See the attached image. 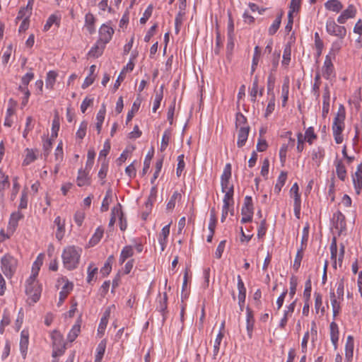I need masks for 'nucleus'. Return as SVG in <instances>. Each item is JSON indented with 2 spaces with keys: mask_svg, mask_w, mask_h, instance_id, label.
Returning a JSON list of instances; mask_svg holds the SVG:
<instances>
[{
  "mask_svg": "<svg viewBox=\"0 0 362 362\" xmlns=\"http://www.w3.org/2000/svg\"><path fill=\"white\" fill-rule=\"evenodd\" d=\"M352 180L356 193L359 194L362 189V163L356 168V171L352 175Z\"/></svg>",
  "mask_w": 362,
  "mask_h": 362,
  "instance_id": "8",
  "label": "nucleus"
},
{
  "mask_svg": "<svg viewBox=\"0 0 362 362\" xmlns=\"http://www.w3.org/2000/svg\"><path fill=\"white\" fill-rule=\"evenodd\" d=\"M63 282H65L64 286L62 288L61 291L59 292V302L57 303L58 306H61L63 303L69 293L73 290L74 285L71 282L62 279Z\"/></svg>",
  "mask_w": 362,
  "mask_h": 362,
  "instance_id": "11",
  "label": "nucleus"
},
{
  "mask_svg": "<svg viewBox=\"0 0 362 362\" xmlns=\"http://www.w3.org/2000/svg\"><path fill=\"white\" fill-rule=\"evenodd\" d=\"M95 23L94 16L91 13H88L85 16V27L90 34L95 31Z\"/></svg>",
  "mask_w": 362,
  "mask_h": 362,
  "instance_id": "23",
  "label": "nucleus"
},
{
  "mask_svg": "<svg viewBox=\"0 0 362 362\" xmlns=\"http://www.w3.org/2000/svg\"><path fill=\"white\" fill-rule=\"evenodd\" d=\"M327 32L332 35L343 39L346 34V28L344 26L337 25L334 20L329 19L326 23Z\"/></svg>",
  "mask_w": 362,
  "mask_h": 362,
  "instance_id": "5",
  "label": "nucleus"
},
{
  "mask_svg": "<svg viewBox=\"0 0 362 362\" xmlns=\"http://www.w3.org/2000/svg\"><path fill=\"white\" fill-rule=\"evenodd\" d=\"M134 254L132 246H125L120 254L119 263L122 264L128 258L131 257Z\"/></svg>",
  "mask_w": 362,
  "mask_h": 362,
  "instance_id": "33",
  "label": "nucleus"
},
{
  "mask_svg": "<svg viewBox=\"0 0 362 362\" xmlns=\"http://www.w3.org/2000/svg\"><path fill=\"white\" fill-rule=\"evenodd\" d=\"M225 195L223 197V204L226 205H233V185H230V186H228V187L226 189Z\"/></svg>",
  "mask_w": 362,
  "mask_h": 362,
  "instance_id": "35",
  "label": "nucleus"
},
{
  "mask_svg": "<svg viewBox=\"0 0 362 362\" xmlns=\"http://www.w3.org/2000/svg\"><path fill=\"white\" fill-rule=\"evenodd\" d=\"M106 348V341L102 340L97 347V354L95 356V362H101V360L103 357V355L105 351Z\"/></svg>",
  "mask_w": 362,
  "mask_h": 362,
  "instance_id": "39",
  "label": "nucleus"
},
{
  "mask_svg": "<svg viewBox=\"0 0 362 362\" xmlns=\"http://www.w3.org/2000/svg\"><path fill=\"white\" fill-rule=\"evenodd\" d=\"M325 6L327 10L337 13L343 8V5L339 0H329L325 4Z\"/></svg>",
  "mask_w": 362,
  "mask_h": 362,
  "instance_id": "27",
  "label": "nucleus"
},
{
  "mask_svg": "<svg viewBox=\"0 0 362 362\" xmlns=\"http://www.w3.org/2000/svg\"><path fill=\"white\" fill-rule=\"evenodd\" d=\"M231 177V165L230 163H227L225 165L223 174L221 177V185L222 188V192H225L226 189L230 185L229 180Z\"/></svg>",
  "mask_w": 362,
  "mask_h": 362,
  "instance_id": "9",
  "label": "nucleus"
},
{
  "mask_svg": "<svg viewBox=\"0 0 362 362\" xmlns=\"http://www.w3.org/2000/svg\"><path fill=\"white\" fill-rule=\"evenodd\" d=\"M177 199H181V194L178 192L175 191L168 202L166 209L172 211L175 206V202Z\"/></svg>",
  "mask_w": 362,
  "mask_h": 362,
  "instance_id": "52",
  "label": "nucleus"
},
{
  "mask_svg": "<svg viewBox=\"0 0 362 362\" xmlns=\"http://www.w3.org/2000/svg\"><path fill=\"white\" fill-rule=\"evenodd\" d=\"M170 234V224L166 225L164 226L162 230L161 233H160V236L158 238V242L160 245H161V250L163 251L165 249V247L167 243V238Z\"/></svg>",
  "mask_w": 362,
  "mask_h": 362,
  "instance_id": "25",
  "label": "nucleus"
},
{
  "mask_svg": "<svg viewBox=\"0 0 362 362\" xmlns=\"http://www.w3.org/2000/svg\"><path fill=\"white\" fill-rule=\"evenodd\" d=\"M25 151L26 154L23 164L24 165H28L36 160L37 156L33 149L27 148Z\"/></svg>",
  "mask_w": 362,
  "mask_h": 362,
  "instance_id": "41",
  "label": "nucleus"
},
{
  "mask_svg": "<svg viewBox=\"0 0 362 362\" xmlns=\"http://www.w3.org/2000/svg\"><path fill=\"white\" fill-rule=\"evenodd\" d=\"M304 250H305L304 247H300L297 251V253H296V257L294 259L293 265L294 270H298L300 268V262L303 257Z\"/></svg>",
  "mask_w": 362,
  "mask_h": 362,
  "instance_id": "42",
  "label": "nucleus"
},
{
  "mask_svg": "<svg viewBox=\"0 0 362 362\" xmlns=\"http://www.w3.org/2000/svg\"><path fill=\"white\" fill-rule=\"evenodd\" d=\"M289 92V80L288 78H285L281 87V97H282V106L285 107L288 99Z\"/></svg>",
  "mask_w": 362,
  "mask_h": 362,
  "instance_id": "31",
  "label": "nucleus"
},
{
  "mask_svg": "<svg viewBox=\"0 0 362 362\" xmlns=\"http://www.w3.org/2000/svg\"><path fill=\"white\" fill-rule=\"evenodd\" d=\"M329 100H330V94L329 90L327 86H326L324 88L323 93V100H322V115L325 118L327 117L329 110Z\"/></svg>",
  "mask_w": 362,
  "mask_h": 362,
  "instance_id": "15",
  "label": "nucleus"
},
{
  "mask_svg": "<svg viewBox=\"0 0 362 362\" xmlns=\"http://www.w3.org/2000/svg\"><path fill=\"white\" fill-rule=\"evenodd\" d=\"M331 258L330 261L332 265V268L334 270L338 269L337 264H339V269H342V259L344 254V246L341 245L339 253L337 252V245L336 238H334L330 245Z\"/></svg>",
  "mask_w": 362,
  "mask_h": 362,
  "instance_id": "4",
  "label": "nucleus"
},
{
  "mask_svg": "<svg viewBox=\"0 0 362 362\" xmlns=\"http://www.w3.org/2000/svg\"><path fill=\"white\" fill-rule=\"evenodd\" d=\"M325 156V151L322 147L313 149L312 152V159L315 162L317 166H320L322 158Z\"/></svg>",
  "mask_w": 362,
  "mask_h": 362,
  "instance_id": "30",
  "label": "nucleus"
},
{
  "mask_svg": "<svg viewBox=\"0 0 362 362\" xmlns=\"http://www.w3.org/2000/svg\"><path fill=\"white\" fill-rule=\"evenodd\" d=\"M330 337L334 349H337V342L339 340V329L337 325L334 322H332L330 324Z\"/></svg>",
  "mask_w": 362,
  "mask_h": 362,
  "instance_id": "22",
  "label": "nucleus"
},
{
  "mask_svg": "<svg viewBox=\"0 0 362 362\" xmlns=\"http://www.w3.org/2000/svg\"><path fill=\"white\" fill-rule=\"evenodd\" d=\"M299 187L298 184L296 182L293 185L291 188L290 192L293 196L294 204H300V195L298 192Z\"/></svg>",
  "mask_w": 362,
  "mask_h": 362,
  "instance_id": "53",
  "label": "nucleus"
},
{
  "mask_svg": "<svg viewBox=\"0 0 362 362\" xmlns=\"http://www.w3.org/2000/svg\"><path fill=\"white\" fill-rule=\"evenodd\" d=\"M250 132L249 126H243L238 131L237 146L241 148L245 145Z\"/></svg>",
  "mask_w": 362,
  "mask_h": 362,
  "instance_id": "10",
  "label": "nucleus"
},
{
  "mask_svg": "<svg viewBox=\"0 0 362 362\" xmlns=\"http://www.w3.org/2000/svg\"><path fill=\"white\" fill-rule=\"evenodd\" d=\"M23 218V214L18 211L16 212H13L11 215L9 224L13 226V227H16L18 225V222L19 220Z\"/></svg>",
  "mask_w": 362,
  "mask_h": 362,
  "instance_id": "57",
  "label": "nucleus"
},
{
  "mask_svg": "<svg viewBox=\"0 0 362 362\" xmlns=\"http://www.w3.org/2000/svg\"><path fill=\"white\" fill-rule=\"evenodd\" d=\"M283 15L284 12L282 11H280V13L277 15L273 23L269 28L268 33L269 35H274L279 30L281 23V18L283 17Z\"/></svg>",
  "mask_w": 362,
  "mask_h": 362,
  "instance_id": "26",
  "label": "nucleus"
},
{
  "mask_svg": "<svg viewBox=\"0 0 362 362\" xmlns=\"http://www.w3.org/2000/svg\"><path fill=\"white\" fill-rule=\"evenodd\" d=\"M330 300L332 307L333 316L335 317L339 313L341 307L340 303L336 299L335 293L334 292H330Z\"/></svg>",
  "mask_w": 362,
  "mask_h": 362,
  "instance_id": "38",
  "label": "nucleus"
},
{
  "mask_svg": "<svg viewBox=\"0 0 362 362\" xmlns=\"http://www.w3.org/2000/svg\"><path fill=\"white\" fill-rule=\"evenodd\" d=\"M356 10L353 5H349L346 9H345L341 15L338 17L337 21L340 24L346 23L349 18H354L356 15Z\"/></svg>",
  "mask_w": 362,
  "mask_h": 362,
  "instance_id": "13",
  "label": "nucleus"
},
{
  "mask_svg": "<svg viewBox=\"0 0 362 362\" xmlns=\"http://www.w3.org/2000/svg\"><path fill=\"white\" fill-rule=\"evenodd\" d=\"M322 76L326 79L329 80L331 79L332 77L334 76V66H329V67H322Z\"/></svg>",
  "mask_w": 362,
  "mask_h": 362,
  "instance_id": "64",
  "label": "nucleus"
},
{
  "mask_svg": "<svg viewBox=\"0 0 362 362\" xmlns=\"http://www.w3.org/2000/svg\"><path fill=\"white\" fill-rule=\"evenodd\" d=\"M115 33L114 29L108 24H103L99 29V40L98 43L102 42L103 45L108 43Z\"/></svg>",
  "mask_w": 362,
  "mask_h": 362,
  "instance_id": "6",
  "label": "nucleus"
},
{
  "mask_svg": "<svg viewBox=\"0 0 362 362\" xmlns=\"http://www.w3.org/2000/svg\"><path fill=\"white\" fill-rule=\"evenodd\" d=\"M54 224L57 226L56 232V238L61 240L64 235V221L60 216H57L54 221Z\"/></svg>",
  "mask_w": 362,
  "mask_h": 362,
  "instance_id": "21",
  "label": "nucleus"
},
{
  "mask_svg": "<svg viewBox=\"0 0 362 362\" xmlns=\"http://www.w3.org/2000/svg\"><path fill=\"white\" fill-rule=\"evenodd\" d=\"M29 343L28 331L23 329L21 333L20 351L23 357L25 358Z\"/></svg>",
  "mask_w": 362,
  "mask_h": 362,
  "instance_id": "14",
  "label": "nucleus"
},
{
  "mask_svg": "<svg viewBox=\"0 0 362 362\" xmlns=\"http://www.w3.org/2000/svg\"><path fill=\"white\" fill-rule=\"evenodd\" d=\"M119 215H122V206L120 204H118L116 206H114L112 209L111 211V218L109 222V227H112L114 226L116 218L119 217Z\"/></svg>",
  "mask_w": 362,
  "mask_h": 362,
  "instance_id": "32",
  "label": "nucleus"
},
{
  "mask_svg": "<svg viewBox=\"0 0 362 362\" xmlns=\"http://www.w3.org/2000/svg\"><path fill=\"white\" fill-rule=\"evenodd\" d=\"M103 233H104V230L103 228L101 227H98L95 233L93 234V235L92 236L90 240V243L92 244V245H95L97 244L100 240V239L102 238L103 235Z\"/></svg>",
  "mask_w": 362,
  "mask_h": 362,
  "instance_id": "51",
  "label": "nucleus"
},
{
  "mask_svg": "<svg viewBox=\"0 0 362 362\" xmlns=\"http://www.w3.org/2000/svg\"><path fill=\"white\" fill-rule=\"evenodd\" d=\"M163 99V86L160 87V92H157L155 95V99L153 101V105L152 110L153 112H156L157 110L159 108L160 102Z\"/></svg>",
  "mask_w": 362,
  "mask_h": 362,
  "instance_id": "50",
  "label": "nucleus"
},
{
  "mask_svg": "<svg viewBox=\"0 0 362 362\" xmlns=\"http://www.w3.org/2000/svg\"><path fill=\"white\" fill-rule=\"evenodd\" d=\"M81 250L74 246H69L64 248L62 252V259L64 267L68 270H72L76 268L81 254Z\"/></svg>",
  "mask_w": 362,
  "mask_h": 362,
  "instance_id": "2",
  "label": "nucleus"
},
{
  "mask_svg": "<svg viewBox=\"0 0 362 362\" xmlns=\"http://www.w3.org/2000/svg\"><path fill=\"white\" fill-rule=\"evenodd\" d=\"M76 182L79 187L89 185L90 184V179L88 175V173L83 169H80L78 173Z\"/></svg>",
  "mask_w": 362,
  "mask_h": 362,
  "instance_id": "19",
  "label": "nucleus"
},
{
  "mask_svg": "<svg viewBox=\"0 0 362 362\" xmlns=\"http://www.w3.org/2000/svg\"><path fill=\"white\" fill-rule=\"evenodd\" d=\"M354 337L351 335L347 337L345 345V358L348 361H351L354 354Z\"/></svg>",
  "mask_w": 362,
  "mask_h": 362,
  "instance_id": "18",
  "label": "nucleus"
},
{
  "mask_svg": "<svg viewBox=\"0 0 362 362\" xmlns=\"http://www.w3.org/2000/svg\"><path fill=\"white\" fill-rule=\"evenodd\" d=\"M177 161H178V163H177V170H176V174L178 177H180L185 168V166L183 154L178 156Z\"/></svg>",
  "mask_w": 362,
  "mask_h": 362,
  "instance_id": "63",
  "label": "nucleus"
},
{
  "mask_svg": "<svg viewBox=\"0 0 362 362\" xmlns=\"http://www.w3.org/2000/svg\"><path fill=\"white\" fill-rule=\"evenodd\" d=\"M33 3L32 1H29L25 7L21 8L16 17V21L21 19H29L32 13Z\"/></svg>",
  "mask_w": 362,
  "mask_h": 362,
  "instance_id": "17",
  "label": "nucleus"
},
{
  "mask_svg": "<svg viewBox=\"0 0 362 362\" xmlns=\"http://www.w3.org/2000/svg\"><path fill=\"white\" fill-rule=\"evenodd\" d=\"M57 76V73L54 71H49L47 73V78H46V87L47 88H53Z\"/></svg>",
  "mask_w": 362,
  "mask_h": 362,
  "instance_id": "43",
  "label": "nucleus"
},
{
  "mask_svg": "<svg viewBox=\"0 0 362 362\" xmlns=\"http://www.w3.org/2000/svg\"><path fill=\"white\" fill-rule=\"evenodd\" d=\"M88 127V123L86 121H83L80 125L78 131L76 132V138L79 139H83L86 134V129Z\"/></svg>",
  "mask_w": 362,
  "mask_h": 362,
  "instance_id": "59",
  "label": "nucleus"
},
{
  "mask_svg": "<svg viewBox=\"0 0 362 362\" xmlns=\"http://www.w3.org/2000/svg\"><path fill=\"white\" fill-rule=\"evenodd\" d=\"M254 325L253 314L250 308H247V329L248 332H252Z\"/></svg>",
  "mask_w": 362,
  "mask_h": 362,
  "instance_id": "58",
  "label": "nucleus"
},
{
  "mask_svg": "<svg viewBox=\"0 0 362 362\" xmlns=\"http://www.w3.org/2000/svg\"><path fill=\"white\" fill-rule=\"evenodd\" d=\"M286 179H287V173H286L284 171L281 172V173L278 177L277 182L274 187V191L276 193L280 192L282 187L285 185Z\"/></svg>",
  "mask_w": 362,
  "mask_h": 362,
  "instance_id": "37",
  "label": "nucleus"
},
{
  "mask_svg": "<svg viewBox=\"0 0 362 362\" xmlns=\"http://www.w3.org/2000/svg\"><path fill=\"white\" fill-rule=\"evenodd\" d=\"M223 334L221 332H219V333L217 334L214 343V347H213V359H216L219 350H220V345L221 342L223 339Z\"/></svg>",
  "mask_w": 362,
  "mask_h": 362,
  "instance_id": "34",
  "label": "nucleus"
},
{
  "mask_svg": "<svg viewBox=\"0 0 362 362\" xmlns=\"http://www.w3.org/2000/svg\"><path fill=\"white\" fill-rule=\"evenodd\" d=\"M153 156V150H152L151 151H149L147 153V155L146 156V158H145V160L144 162V168L142 170L143 175H145L148 172V170L150 168V165H151V161Z\"/></svg>",
  "mask_w": 362,
  "mask_h": 362,
  "instance_id": "55",
  "label": "nucleus"
},
{
  "mask_svg": "<svg viewBox=\"0 0 362 362\" xmlns=\"http://www.w3.org/2000/svg\"><path fill=\"white\" fill-rule=\"evenodd\" d=\"M276 81L275 75L273 73H269L268 78H267V93L269 95H275L274 93V85Z\"/></svg>",
  "mask_w": 362,
  "mask_h": 362,
  "instance_id": "40",
  "label": "nucleus"
},
{
  "mask_svg": "<svg viewBox=\"0 0 362 362\" xmlns=\"http://www.w3.org/2000/svg\"><path fill=\"white\" fill-rule=\"evenodd\" d=\"M243 126L247 125V118L241 112H238L235 117V127L237 129H240Z\"/></svg>",
  "mask_w": 362,
  "mask_h": 362,
  "instance_id": "56",
  "label": "nucleus"
},
{
  "mask_svg": "<svg viewBox=\"0 0 362 362\" xmlns=\"http://www.w3.org/2000/svg\"><path fill=\"white\" fill-rule=\"evenodd\" d=\"M335 227L342 231L346 228L345 216L341 211H337L334 214Z\"/></svg>",
  "mask_w": 362,
  "mask_h": 362,
  "instance_id": "20",
  "label": "nucleus"
},
{
  "mask_svg": "<svg viewBox=\"0 0 362 362\" xmlns=\"http://www.w3.org/2000/svg\"><path fill=\"white\" fill-rule=\"evenodd\" d=\"M291 45L287 44L285 46L284 50L282 65H284V66L288 65V64L291 61Z\"/></svg>",
  "mask_w": 362,
  "mask_h": 362,
  "instance_id": "49",
  "label": "nucleus"
},
{
  "mask_svg": "<svg viewBox=\"0 0 362 362\" xmlns=\"http://www.w3.org/2000/svg\"><path fill=\"white\" fill-rule=\"evenodd\" d=\"M316 138L317 135L315 134L314 128L312 127H308L305 132L304 139H305L309 144H312Z\"/></svg>",
  "mask_w": 362,
  "mask_h": 362,
  "instance_id": "48",
  "label": "nucleus"
},
{
  "mask_svg": "<svg viewBox=\"0 0 362 362\" xmlns=\"http://www.w3.org/2000/svg\"><path fill=\"white\" fill-rule=\"evenodd\" d=\"M61 17L56 13L52 14L47 20L44 25V31H48L52 25H56L57 27L60 25Z\"/></svg>",
  "mask_w": 362,
  "mask_h": 362,
  "instance_id": "24",
  "label": "nucleus"
},
{
  "mask_svg": "<svg viewBox=\"0 0 362 362\" xmlns=\"http://www.w3.org/2000/svg\"><path fill=\"white\" fill-rule=\"evenodd\" d=\"M82 320L81 316H79L77 319L76 323L74 325L71 330L69 331L67 335V340L70 342H73L77 338L78 334L81 332V325Z\"/></svg>",
  "mask_w": 362,
  "mask_h": 362,
  "instance_id": "12",
  "label": "nucleus"
},
{
  "mask_svg": "<svg viewBox=\"0 0 362 362\" xmlns=\"http://www.w3.org/2000/svg\"><path fill=\"white\" fill-rule=\"evenodd\" d=\"M314 80H315V83L313 86L312 91L314 93V95H315L316 98L318 99V98L320 97L319 91H320V84H321L320 73L316 74Z\"/></svg>",
  "mask_w": 362,
  "mask_h": 362,
  "instance_id": "46",
  "label": "nucleus"
},
{
  "mask_svg": "<svg viewBox=\"0 0 362 362\" xmlns=\"http://www.w3.org/2000/svg\"><path fill=\"white\" fill-rule=\"evenodd\" d=\"M258 83H259L258 77L255 76L254 78L253 83H252V89L250 90V96L252 98L251 100L252 102L256 101V97L258 93Z\"/></svg>",
  "mask_w": 362,
  "mask_h": 362,
  "instance_id": "61",
  "label": "nucleus"
},
{
  "mask_svg": "<svg viewBox=\"0 0 362 362\" xmlns=\"http://www.w3.org/2000/svg\"><path fill=\"white\" fill-rule=\"evenodd\" d=\"M1 262L3 272H15L17 269V259L8 254L5 255Z\"/></svg>",
  "mask_w": 362,
  "mask_h": 362,
  "instance_id": "7",
  "label": "nucleus"
},
{
  "mask_svg": "<svg viewBox=\"0 0 362 362\" xmlns=\"http://www.w3.org/2000/svg\"><path fill=\"white\" fill-rule=\"evenodd\" d=\"M168 308V296L165 292L163 293V296L159 294V300L156 306V309L162 314L163 320L165 319V313H167Z\"/></svg>",
  "mask_w": 362,
  "mask_h": 362,
  "instance_id": "16",
  "label": "nucleus"
},
{
  "mask_svg": "<svg viewBox=\"0 0 362 362\" xmlns=\"http://www.w3.org/2000/svg\"><path fill=\"white\" fill-rule=\"evenodd\" d=\"M109 316H110V310H106L105 312L104 313L103 317L100 320V322L99 327H98V332H104V330L105 329L107 325Z\"/></svg>",
  "mask_w": 362,
  "mask_h": 362,
  "instance_id": "54",
  "label": "nucleus"
},
{
  "mask_svg": "<svg viewBox=\"0 0 362 362\" xmlns=\"http://www.w3.org/2000/svg\"><path fill=\"white\" fill-rule=\"evenodd\" d=\"M38 273H32L25 281V293L28 296L27 303L29 305H33L39 301L42 291V284L37 279Z\"/></svg>",
  "mask_w": 362,
  "mask_h": 362,
  "instance_id": "1",
  "label": "nucleus"
},
{
  "mask_svg": "<svg viewBox=\"0 0 362 362\" xmlns=\"http://www.w3.org/2000/svg\"><path fill=\"white\" fill-rule=\"evenodd\" d=\"M336 173L339 180L344 181L346 177V170L341 160H336Z\"/></svg>",
  "mask_w": 362,
  "mask_h": 362,
  "instance_id": "29",
  "label": "nucleus"
},
{
  "mask_svg": "<svg viewBox=\"0 0 362 362\" xmlns=\"http://www.w3.org/2000/svg\"><path fill=\"white\" fill-rule=\"evenodd\" d=\"M259 57H260V49L258 46H256L255 47L254 55H253V58H252V66H251V74H252L255 72V71L257 68V66L258 64Z\"/></svg>",
  "mask_w": 362,
  "mask_h": 362,
  "instance_id": "44",
  "label": "nucleus"
},
{
  "mask_svg": "<svg viewBox=\"0 0 362 362\" xmlns=\"http://www.w3.org/2000/svg\"><path fill=\"white\" fill-rule=\"evenodd\" d=\"M252 213L253 214V204L252 197L246 196L244 199L243 206L241 209V214Z\"/></svg>",
  "mask_w": 362,
  "mask_h": 362,
  "instance_id": "36",
  "label": "nucleus"
},
{
  "mask_svg": "<svg viewBox=\"0 0 362 362\" xmlns=\"http://www.w3.org/2000/svg\"><path fill=\"white\" fill-rule=\"evenodd\" d=\"M344 119L345 110L343 105H340L332 124L333 136L337 144H341L344 140L341 133L344 129Z\"/></svg>",
  "mask_w": 362,
  "mask_h": 362,
  "instance_id": "3",
  "label": "nucleus"
},
{
  "mask_svg": "<svg viewBox=\"0 0 362 362\" xmlns=\"http://www.w3.org/2000/svg\"><path fill=\"white\" fill-rule=\"evenodd\" d=\"M54 157L56 162L61 163L63 160L64 153L62 148V142H59L54 152Z\"/></svg>",
  "mask_w": 362,
  "mask_h": 362,
  "instance_id": "60",
  "label": "nucleus"
},
{
  "mask_svg": "<svg viewBox=\"0 0 362 362\" xmlns=\"http://www.w3.org/2000/svg\"><path fill=\"white\" fill-rule=\"evenodd\" d=\"M10 185L8 176L6 175L1 170H0V198L3 199L4 197V191Z\"/></svg>",
  "mask_w": 362,
  "mask_h": 362,
  "instance_id": "28",
  "label": "nucleus"
},
{
  "mask_svg": "<svg viewBox=\"0 0 362 362\" xmlns=\"http://www.w3.org/2000/svg\"><path fill=\"white\" fill-rule=\"evenodd\" d=\"M45 258V255L40 253L37 257L36 260L34 262L32 267V272H38L40 269L41 266L42 265L43 260Z\"/></svg>",
  "mask_w": 362,
  "mask_h": 362,
  "instance_id": "62",
  "label": "nucleus"
},
{
  "mask_svg": "<svg viewBox=\"0 0 362 362\" xmlns=\"http://www.w3.org/2000/svg\"><path fill=\"white\" fill-rule=\"evenodd\" d=\"M171 136V132L169 129H167L164 132L162 140H161V144H160V151H164L167 146H168L170 139Z\"/></svg>",
  "mask_w": 362,
  "mask_h": 362,
  "instance_id": "45",
  "label": "nucleus"
},
{
  "mask_svg": "<svg viewBox=\"0 0 362 362\" xmlns=\"http://www.w3.org/2000/svg\"><path fill=\"white\" fill-rule=\"evenodd\" d=\"M216 225V215L215 209L212 208L210 211V220L209 223V230L210 232H212V233H214L215 228Z\"/></svg>",
  "mask_w": 362,
  "mask_h": 362,
  "instance_id": "47",
  "label": "nucleus"
}]
</instances>
